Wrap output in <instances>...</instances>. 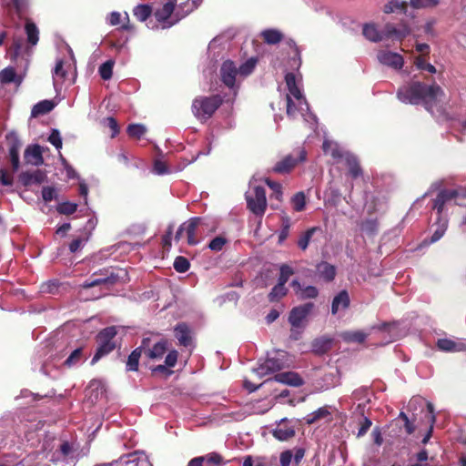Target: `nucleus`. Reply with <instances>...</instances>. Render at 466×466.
Instances as JSON below:
<instances>
[{
  "label": "nucleus",
  "mask_w": 466,
  "mask_h": 466,
  "mask_svg": "<svg viewBox=\"0 0 466 466\" xmlns=\"http://www.w3.org/2000/svg\"><path fill=\"white\" fill-rule=\"evenodd\" d=\"M397 97L406 104H421L431 113L434 108L441 110L446 102L444 91L439 85H426L420 81H411L400 87Z\"/></svg>",
  "instance_id": "1"
},
{
  "label": "nucleus",
  "mask_w": 466,
  "mask_h": 466,
  "mask_svg": "<svg viewBox=\"0 0 466 466\" xmlns=\"http://www.w3.org/2000/svg\"><path fill=\"white\" fill-rule=\"evenodd\" d=\"M285 80L289 89V94L287 95V115L291 118H297L299 116H301L306 122L314 125L317 121L316 116L309 112L306 98L297 85L296 76L293 73H288Z\"/></svg>",
  "instance_id": "2"
},
{
  "label": "nucleus",
  "mask_w": 466,
  "mask_h": 466,
  "mask_svg": "<svg viewBox=\"0 0 466 466\" xmlns=\"http://www.w3.org/2000/svg\"><path fill=\"white\" fill-rule=\"evenodd\" d=\"M177 0H167L155 11L157 20L162 23V28H169L196 9L202 0H187L181 3L175 11Z\"/></svg>",
  "instance_id": "3"
},
{
  "label": "nucleus",
  "mask_w": 466,
  "mask_h": 466,
  "mask_svg": "<svg viewBox=\"0 0 466 466\" xmlns=\"http://www.w3.org/2000/svg\"><path fill=\"white\" fill-rule=\"evenodd\" d=\"M291 363L292 361L286 351L273 350L268 352L267 359L254 369V372L259 377H264L285 368H289L291 366Z\"/></svg>",
  "instance_id": "4"
},
{
  "label": "nucleus",
  "mask_w": 466,
  "mask_h": 466,
  "mask_svg": "<svg viewBox=\"0 0 466 466\" xmlns=\"http://www.w3.org/2000/svg\"><path fill=\"white\" fill-rule=\"evenodd\" d=\"M219 96H199L194 99L192 112L201 121L208 119L221 105Z\"/></svg>",
  "instance_id": "5"
},
{
  "label": "nucleus",
  "mask_w": 466,
  "mask_h": 466,
  "mask_svg": "<svg viewBox=\"0 0 466 466\" xmlns=\"http://www.w3.org/2000/svg\"><path fill=\"white\" fill-rule=\"evenodd\" d=\"M116 333V328L114 326L107 327L98 333L96 337L98 347L91 360V365H95L102 357L115 350L116 342L114 338Z\"/></svg>",
  "instance_id": "6"
},
{
  "label": "nucleus",
  "mask_w": 466,
  "mask_h": 466,
  "mask_svg": "<svg viewBox=\"0 0 466 466\" xmlns=\"http://www.w3.org/2000/svg\"><path fill=\"white\" fill-rule=\"evenodd\" d=\"M246 200L248 208L256 215L262 216L267 208V198L264 187L260 186H252L249 183V188L246 192Z\"/></svg>",
  "instance_id": "7"
},
{
  "label": "nucleus",
  "mask_w": 466,
  "mask_h": 466,
  "mask_svg": "<svg viewBox=\"0 0 466 466\" xmlns=\"http://www.w3.org/2000/svg\"><path fill=\"white\" fill-rule=\"evenodd\" d=\"M201 225H204V219L201 218L188 219L180 225L176 233L175 239L179 240L182 238V234L186 232L187 243L192 246L197 245L199 242L197 238V230Z\"/></svg>",
  "instance_id": "8"
},
{
  "label": "nucleus",
  "mask_w": 466,
  "mask_h": 466,
  "mask_svg": "<svg viewBox=\"0 0 466 466\" xmlns=\"http://www.w3.org/2000/svg\"><path fill=\"white\" fill-rule=\"evenodd\" d=\"M306 159V151L300 149L285 157L281 161L278 162L273 170L277 173H287L290 171L299 162Z\"/></svg>",
  "instance_id": "9"
},
{
  "label": "nucleus",
  "mask_w": 466,
  "mask_h": 466,
  "mask_svg": "<svg viewBox=\"0 0 466 466\" xmlns=\"http://www.w3.org/2000/svg\"><path fill=\"white\" fill-rule=\"evenodd\" d=\"M377 59L380 64L394 70H400L404 65L403 56L400 54L389 50H380L377 53Z\"/></svg>",
  "instance_id": "10"
},
{
  "label": "nucleus",
  "mask_w": 466,
  "mask_h": 466,
  "mask_svg": "<svg viewBox=\"0 0 466 466\" xmlns=\"http://www.w3.org/2000/svg\"><path fill=\"white\" fill-rule=\"evenodd\" d=\"M220 76L222 82L229 88H233L237 81L240 80L238 78V66L230 60H227L222 64Z\"/></svg>",
  "instance_id": "11"
},
{
  "label": "nucleus",
  "mask_w": 466,
  "mask_h": 466,
  "mask_svg": "<svg viewBox=\"0 0 466 466\" xmlns=\"http://www.w3.org/2000/svg\"><path fill=\"white\" fill-rule=\"evenodd\" d=\"M313 308L314 304L312 302L293 308L289 316L290 325L294 328H300L303 320L308 317Z\"/></svg>",
  "instance_id": "12"
},
{
  "label": "nucleus",
  "mask_w": 466,
  "mask_h": 466,
  "mask_svg": "<svg viewBox=\"0 0 466 466\" xmlns=\"http://www.w3.org/2000/svg\"><path fill=\"white\" fill-rule=\"evenodd\" d=\"M460 195H465V189L460 191L459 189H444L441 190L433 202V209L437 210L438 215L440 216L444 209V206L447 202L457 198Z\"/></svg>",
  "instance_id": "13"
},
{
  "label": "nucleus",
  "mask_w": 466,
  "mask_h": 466,
  "mask_svg": "<svg viewBox=\"0 0 466 466\" xmlns=\"http://www.w3.org/2000/svg\"><path fill=\"white\" fill-rule=\"evenodd\" d=\"M409 29L404 26L401 29L396 28L392 24H387L380 31L381 41L385 40H402L409 35Z\"/></svg>",
  "instance_id": "14"
},
{
  "label": "nucleus",
  "mask_w": 466,
  "mask_h": 466,
  "mask_svg": "<svg viewBox=\"0 0 466 466\" xmlns=\"http://www.w3.org/2000/svg\"><path fill=\"white\" fill-rule=\"evenodd\" d=\"M46 173L39 169L25 171L19 175V180L25 187L41 184L46 180Z\"/></svg>",
  "instance_id": "15"
},
{
  "label": "nucleus",
  "mask_w": 466,
  "mask_h": 466,
  "mask_svg": "<svg viewBox=\"0 0 466 466\" xmlns=\"http://www.w3.org/2000/svg\"><path fill=\"white\" fill-rule=\"evenodd\" d=\"M323 151L326 155H329L337 162L344 161L345 156L350 152L343 151V149L336 143L328 139L323 142Z\"/></svg>",
  "instance_id": "16"
},
{
  "label": "nucleus",
  "mask_w": 466,
  "mask_h": 466,
  "mask_svg": "<svg viewBox=\"0 0 466 466\" xmlns=\"http://www.w3.org/2000/svg\"><path fill=\"white\" fill-rule=\"evenodd\" d=\"M273 380L277 382L287 384L293 387L301 386L304 382L302 378L298 373L293 371L279 373L275 375Z\"/></svg>",
  "instance_id": "17"
},
{
  "label": "nucleus",
  "mask_w": 466,
  "mask_h": 466,
  "mask_svg": "<svg viewBox=\"0 0 466 466\" xmlns=\"http://www.w3.org/2000/svg\"><path fill=\"white\" fill-rule=\"evenodd\" d=\"M295 435V429L285 419L281 420L278 427L273 431V436L281 441H288Z\"/></svg>",
  "instance_id": "18"
},
{
  "label": "nucleus",
  "mask_w": 466,
  "mask_h": 466,
  "mask_svg": "<svg viewBox=\"0 0 466 466\" xmlns=\"http://www.w3.org/2000/svg\"><path fill=\"white\" fill-rule=\"evenodd\" d=\"M291 287L294 289L296 295L303 299H314L319 294L317 288L314 286L304 287L296 279L292 280Z\"/></svg>",
  "instance_id": "19"
},
{
  "label": "nucleus",
  "mask_w": 466,
  "mask_h": 466,
  "mask_svg": "<svg viewBox=\"0 0 466 466\" xmlns=\"http://www.w3.org/2000/svg\"><path fill=\"white\" fill-rule=\"evenodd\" d=\"M350 296L346 290H341L337 294L331 304V312L333 315L337 314L341 309H346L350 306Z\"/></svg>",
  "instance_id": "20"
},
{
  "label": "nucleus",
  "mask_w": 466,
  "mask_h": 466,
  "mask_svg": "<svg viewBox=\"0 0 466 466\" xmlns=\"http://www.w3.org/2000/svg\"><path fill=\"white\" fill-rule=\"evenodd\" d=\"M167 350V341L162 340L156 343L151 349H146V343L144 344V354L150 360H160L164 356Z\"/></svg>",
  "instance_id": "21"
},
{
  "label": "nucleus",
  "mask_w": 466,
  "mask_h": 466,
  "mask_svg": "<svg viewBox=\"0 0 466 466\" xmlns=\"http://www.w3.org/2000/svg\"><path fill=\"white\" fill-rule=\"evenodd\" d=\"M25 159L27 163L39 166L43 163L42 151L39 146L28 147L25 151Z\"/></svg>",
  "instance_id": "22"
},
{
  "label": "nucleus",
  "mask_w": 466,
  "mask_h": 466,
  "mask_svg": "<svg viewBox=\"0 0 466 466\" xmlns=\"http://www.w3.org/2000/svg\"><path fill=\"white\" fill-rule=\"evenodd\" d=\"M148 341L147 339H144L142 342V346L137 348L134 350L131 354L128 356L127 361V369L128 370H137L138 367L139 359L142 354H144V344Z\"/></svg>",
  "instance_id": "23"
},
{
  "label": "nucleus",
  "mask_w": 466,
  "mask_h": 466,
  "mask_svg": "<svg viewBox=\"0 0 466 466\" xmlns=\"http://www.w3.org/2000/svg\"><path fill=\"white\" fill-rule=\"evenodd\" d=\"M317 272L326 281H331L336 276V268L328 262H320L317 265Z\"/></svg>",
  "instance_id": "24"
},
{
  "label": "nucleus",
  "mask_w": 466,
  "mask_h": 466,
  "mask_svg": "<svg viewBox=\"0 0 466 466\" xmlns=\"http://www.w3.org/2000/svg\"><path fill=\"white\" fill-rule=\"evenodd\" d=\"M175 336L179 343L185 347L188 346L191 341L190 330L187 324L180 323L175 329Z\"/></svg>",
  "instance_id": "25"
},
{
  "label": "nucleus",
  "mask_w": 466,
  "mask_h": 466,
  "mask_svg": "<svg viewBox=\"0 0 466 466\" xmlns=\"http://www.w3.org/2000/svg\"><path fill=\"white\" fill-rule=\"evenodd\" d=\"M0 82L2 84L15 83L19 86L22 83V77L16 75L14 67H6L0 71Z\"/></svg>",
  "instance_id": "26"
},
{
  "label": "nucleus",
  "mask_w": 466,
  "mask_h": 466,
  "mask_svg": "<svg viewBox=\"0 0 466 466\" xmlns=\"http://www.w3.org/2000/svg\"><path fill=\"white\" fill-rule=\"evenodd\" d=\"M344 162L348 166L350 175L353 178H357L360 176H361V174H362L361 168L359 165V161H358L357 157L354 155H352L351 153L347 154L345 156Z\"/></svg>",
  "instance_id": "27"
},
{
  "label": "nucleus",
  "mask_w": 466,
  "mask_h": 466,
  "mask_svg": "<svg viewBox=\"0 0 466 466\" xmlns=\"http://www.w3.org/2000/svg\"><path fill=\"white\" fill-rule=\"evenodd\" d=\"M55 107V104L51 100H43L35 104L31 111V116L36 117L49 113Z\"/></svg>",
  "instance_id": "28"
},
{
  "label": "nucleus",
  "mask_w": 466,
  "mask_h": 466,
  "mask_svg": "<svg viewBox=\"0 0 466 466\" xmlns=\"http://www.w3.org/2000/svg\"><path fill=\"white\" fill-rule=\"evenodd\" d=\"M66 71L64 68V62L63 60L59 59L56 61V66L54 68L53 72V82L54 86L56 89H57L59 86H62L64 79L66 77Z\"/></svg>",
  "instance_id": "29"
},
{
  "label": "nucleus",
  "mask_w": 466,
  "mask_h": 466,
  "mask_svg": "<svg viewBox=\"0 0 466 466\" xmlns=\"http://www.w3.org/2000/svg\"><path fill=\"white\" fill-rule=\"evenodd\" d=\"M368 336L369 333L363 330H348L341 333V338L347 342L362 343Z\"/></svg>",
  "instance_id": "30"
},
{
  "label": "nucleus",
  "mask_w": 466,
  "mask_h": 466,
  "mask_svg": "<svg viewBox=\"0 0 466 466\" xmlns=\"http://www.w3.org/2000/svg\"><path fill=\"white\" fill-rule=\"evenodd\" d=\"M263 40L269 45L279 43L283 38V34L275 28L266 29L261 32Z\"/></svg>",
  "instance_id": "31"
},
{
  "label": "nucleus",
  "mask_w": 466,
  "mask_h": 466,
  "mask_svg": "<svg viewBox=\"0 0 466 466\" xmlns=\"http://www.w3.org/2000/svg\"><path fill=\"white\" fill-rule=\"evenodd\" d=\"M360 229L362 234L372 237L377 234L379 229V224L375 218H367L363 220L360 225Z\"/></svg>",
  "instance_id": "32"
},
{
  "label": "nucleus",
  "mask_w": 466,
  "mask_h": 466,
  "mask_svg": "<svg viewBox=\"0 0 466 466\" xmlns=\"http://www.w3.org/2000/svg\"><path fill=\"white\" fill-rule=\"evenodd\" d=\"M363 35L371 42H381L380 31L374 24H366L362 29Z\"/></svg>",
  "instance_id": "33"
},
{
  "label": "nucleus",
  "mask_w": 466,
  "mask_h": 466,
  "mask_svg": "<svg viewBox=\"0 0 466 466\" xmlns=\"http://www.w3.org/2000/svg\"><path fill=\"white\" fill-rule=\"evenodd\" d=\"M21 144L19 141H14L9 147V158L13 167V171L16 172L19 168V150Z\"/></svg>",
  "instance_id": "34"
},
{
  "label": "nucleus",
  "mask_w": 466,
  "mask_h": 466,
  "mask_svg": "<svg viewBox=\"0 0 466 466\" xmlns=\"http://www.w3.org/2000/svg\"><path fill=\"white\" fill-rule=\"evenodd\" d=\"M410 5L413 9H434L440 5L441 0H410Z\"/></svg>",
  "instance_id": "35"
},
{
  "label": "nucleus",
  "mask_w": 466,
  "mask_h": 466,
  "mask_svg": "<svg viewBox=\"0 0 466 466\" xmlns=\"http://www.w3.org/2000/svg\"><path fill=\"white\" fill-rule=\"evenodd\" d=\"M257 65V59L251 57L238 67V78H245L249 76L255 69Z\"/></svg>",
  "instance_id": "36"
},
{
  "label": "nucleus",
  "mask_w": 466,
  "mask_h": 466,
  "mask_svg": "<svg viewBox=\"0 0 466 466\" xmlns=\"http://www.w3.org/2000/svg\"><path fill=\"white\" fill-rule=\"evenodd\" d=\"M437 347L440 350L446 352H455L461 350V347L459 344L449 339H438Z\"/></svg>",
  "instance_id": "37"
},
{
  "label": "nucleus",
  "mask_w": 466,
  "mask_h": 466,
  "mask_svg": "<svg viewBox=\"0 0 466 466\" xmlns=\"http://www.w3.org/2000/svg\"><path fill=\"white\" fill-rule=\"evenodd\" d=\"M383 12L385 14H392L396 12L405 13L406 4L404 2H400V0H391L384 5Z\"/></svg>",
  "instance_id": "38"
},
{
  "label": "nucleus",
  "mask_w": 466,
  "mask_h": 466,
  "mask_svg": "<svg viewBox=\"0 0 466 466\" xmlns=\"http://www.w3.org/2000/svg\"><path fill=\"white\" fill-rule=\"evenodd\" d=\"M25 33L27 35L28 43L31 44L32 46H35L39 40V37H38L39 31H38L36 25L30 21L26 22Z\"/></svg>",
  "instance_id": "39"
},
{
  "label": "nucleus",
  "mask_w": 466,
  "mask_h": 466,
  "mask_svg": "<svg viewBox=\"0 0 466 466\" xmlns=\"http://www.w3.org/2000/svg\"><path fill=\"white\" fill-rule=\"evenodd\" d=\"M426 405H427V409H428L426 416H427V419L430 421L431 425H430L429 431L427 432V434L422 439L421 442L423 444H426L429 441V440L431 439L432 429H433V425H434L435 420H436L435 414H434V407H433V405L431 402H427Z\"/></svg>",
  "instance_id": "40"
},
{
  "label": "nucleus",
  "mask_w": 466,
  "mask_h": 466,
  "mask_svg": "<svg viewBox=\"0 0 466 466\" xmlns=\"http://www.w3.org/2000/svg\"><path fill=\"white\" fill-rule=\"evenodd\" d=\"M84 360L83 349L77 348L71 352L68 358L65 360V365L71 368L77 365Z\"/></svg>",
  "instance_id": "41"
},
{
  "label": "nucleus",
  "mask_w": 466,
  "mask_h": 466,
  "mask_svg": "<svg viewBox=\"0 0 466 466\" xmlns=\"http://www.w3.org/2000/svg\"><path fill=\"white\" fill-rule=\"evenodd\" d=\"M287 292L288 289L285 287V284L278 282L268 294V299L271 302L277 301L283 298Z\"/></svg>",
  "instance_id": "42"
},
{
  "label": "nucleus",
  "mask_w": 466,
  "mask_h": 466,
  "mask_svg": "<svg viewBox=\"0 0 466 466\" xmlns=\"http://www.w3.org/2000/svg\"><path fill=\"white\" fill-rule=\"evenodd\" d=\"M414 65L420 70H424L431 74L436 73V67L433 65L428 63L424 56H419L415 57Z\"/></svg>",
  "instance_id": "43"
},
{
  "label": "nucleus",
  "mask_w": 466,
  "mask_h": 466,
  "mask_svg": "<svg viewBox=\"0 0 466 466\" xmlns=\"http://www.w3.org/2000/svg\"><path fill=\"white\" fill-rule=\"evenodd\" d=\"M151 7L147 5H139L134 9V15L141 22L147 21L151 15Z\"/></svg>",
  "instance_id": "44"
},
{
  "label": "nucleus",
  "mask_w": 466,
  "mask_h": 466,
  "mask_svg": "<svg viewBox=\"0 0 466 466\" xmlns=\"http://www.w3.org/2000/svg\"><path fill=\"white\" fill-rule=\"evenodd\" d=\"M326 203L334 207L338 206L340 201V192L338 188L329 187L326 192Z\"/></svg>",
  "instance_id": "45"
},
{
  "label": "nucleus",
  "mask_w": 466,
  "mask_h": 466,
  "mask_svg": "<svg viewBox=\"0 0 466 466\" xmlns=\"http://www.w3.org/2000/svg\"><path fill=\"white\" fill-rule=\"evenodd\" d=\"M291 204L295 211H302L306 206V197L303 192H298L291 198Z\"/></svg>",
  "instance_id": "46"
},
{
  "label": "nucleus",
  "mask_w": 466,
  "mask_h": 466,
  "mask_svg": "<svg viewBox=\"0 0 466 466\" xmlns=\"http://www.w3.org/2000/svg\"><path fill=\"white\" fill-rule=\"evenodd\" d=\"M127 134L136 138H140L147 132V127L141 124H131L127 127Z\"/></svg>",
  "instance_id": "47"
},
{
  "label": "nucleus",
  "mask_w": 466,
  "mask_h": 466,
  "mask_svg": "<svg viewBox=\"0 0 466 466\" xmlns=\"http://www.w3.org/2000/svg\"><path fill=\"white\" fill-rule=\"evenodd\" d=\"M113 66L114 61L112 60H107L99 66V74L104 80H108L111 78L113 73Z\"/></svg>",
  "instance_id": "48"
},
{
  "label": "nucleus",
  "mask_w": 466,
  "mask_h": 466,
  "mask_svg": "<svg viewBox=\"0 0 466 466\" xmlns=\"http://www.w3.org/2000/svg\"><path fill=\"white\" fill-rule=\"evenodd\" d=\"M279 271L280 272H279V277L278 282L286 285V283L288 282L290 276H292L294 274V270L289 265L283 264L280 266Z\"/></svg>",
  "instance_id": "49"
},
{
  "label": "nucleus",
  "mask_w": 466,
  "mask_h": 466,
  "mask_svg": "<svg viewBox=\"0 0 466 466\" xmlns=\"http://www.w3.org/2000/svg\"><path fill=\"white\" fill-rule=\"evenodd\" d=\"M318 228H311L309 229H308L299 239L298 241V246L302 249V250H305L309 244V241L314 234V232L317 230Z\"/></svg>",
  "instance_id": "50"
},
{
  "label": "nucleus",
  "mask_w": 466,
  "mask_h": 466,
  "mask_svg": "<svg viewBox=\"0 0 466 466\" xmlns=\"http://www.w3.org/2000/svg\"><path fill=\"white\" fill-rule=\"evenodd\" d=\"M227 242H228V240L226 238H224L222 236H218L209 242L208 248L212 251L218 252L223 249V248L227 244Z\"/></svg>",
  "instance_id": "51"
},
{
  "label": "nucleus",
  "mask_w": 466,
  "mask_h": 466,
  "mask_svg": "<svg viewBox=\"0 0 466 466\" xmlns=\"http://www.w3.org/2000/svg\"><path fill=\"white\" fill-rule=\"evenodd\" d=\"M329 414V411L325 408H319L311 414H309L306 418V422L308 424H312L318 420L326 417Z\"/></svg>",
  "instance_id": "52"
},
{
  "label": "nucleus",
  "mask_w": 466,
  "mask_h": 466,
  "mask_svg": "<svg viewBox=\"0 0 466 466\" xmlns=\"http://www.w3.org/2000/svg\"><path fill=\"white\" fill-rule=\"evenodd\" d=\"M77 208V205L72 202H64L57 206V211L60 214L64 215H71L76 212Z\"/></svg>",
  "instance_id": "53"
},
{
  "label": "nucleus",
  "mask_w": 466,
  "mask_h": 466,
  "mask_svg": "<svg viewBox=\"0 0 466 466\" xmlns=\"http://www.w3.org/2000/svg\"><path fill=\"white\" fill-rule=\"evenodd\" d=\"M173 266L177 272L184 273L188 270L189 262L184 257H177L176 258Z\"/></svg>",
  "instance_id": "54"
},
{
  "label": "nucleus",
  "mask_w": 466,
  "mask_h": 466,
  "mask_svg": "<svg viewBox=\"0 0 466 466\" xmlns=\"http://www.w3.org/2000/svg\"><path fill=\"white\" fill-rule=\"evenodd\" d=\"M446 229H447V221L443 220L442 222H441L438 225L437 228L433 232V234L431 238L430 243H434V242L438 241L439 239H441L442 238V236L444 235Z\"/></svg>",
  "instance_id": "55"
},
{
  "label": "nucleus",
  "mask_w": 466,
  "mask_h": 466,
  "mask_svg": "<svg viewBox=\"0 0 466 466\" xmlns=\"http://www.w3.org/2000/svg\"><path fill=\"white\" fill-rule=\"evenodd\" d=\"M57 289L58 281L55 279L45 282L40 287V291L42 293L55 294L57 291Z\"/></svg>",
  "instance_id": "56"
},
{
  "label": "nucleus",
  "mask_w": 466,
  "mask_h": 466,
  "mask_svg": "<svg viewBox=\"0 0 466 466\" xmlns=\"http://www.w3.org/2000/svg\"><path fill=\"white\" fill-rule=\"evenodd\" d=\"M330 340L325 339H316L313 342V349L316 352H325L329 348Z\"/></svg>",
  "instance_id": "57"
},
{
  "label": "nucleus",
  "mask_w": 466,
  "mask_h": 466,
  "mask_svg": "<svg viewBox=\"0 0 466 466\" xmlns=\"http://www.w3.org/2000/svg\"><path fill=\"white\" fill-rule=\"evenodd\" d=\"M48 141L56 148L60 149L62 147V138L60 133L56 129H53L51 134L49 135Z\"/></svg>",
  "instance_id": "58"
},
{
  "label": "nucleus",
  "mask_w": 466,
  "mask_h": 466,
  "mask_svg": "<svg viewBox=\"0 0 466 466\" xmlns=\"http://www.w3.org/2000/svg\"><path fill=\"white\" fill-rule=\"evenodd\" d=\"M42 198L46 202H50L56 198V189L52 187H45L42 189Z\"/></svg>",
  "instance_id": "59"
},
{
  "label": "nucleus",
  "mask_w": 466,
  "mask_h": 466,
  "mask_svg": "<svg viewBox=\"0 0 466 466\" xmlns=\"http://www.w3.org/2000/svg\"><path fill=\"white\" fill-rule=\"evenodd\" d=\"M265 182L272 189L273 193L275 194L276 198L278 200H280V198L282 196L281 185L278 182L271 181L268 178H266Z\"/></svg>",
  "instance_id": "60"
},
{
  "label": "nucleus",
  "mask_w": 466,
  "mask_h": 466,
  "mask_svg": "<svg viewBox=\"0 0 466 466\" xmlns=\"http://www.w3.org/2000/svg\"><path fill=\"white\" fill-rule=\"evenodd\" d=\"M178 353L177 350H170L165 358V364L168 368H173L177 364Z\"/></svg>",
  "instance_id": "61"
},
{
  "label": "nucleus",
  "mask_w": 466,
  "mask_h": 466,
  "mask_svg": "<svg viewBox=\"0 0 466 466\" xmlns=\"http://www.w3.org/2000/svg\"><path fill=\"white\" fill-rule=\"evenodd\" d=\"M153 171L157 175H165L169 173L166 164L159 159L155 161Z\"/></svg>",
  "instance_id": "62"
},
{
  "label": "nucleus",
  "mask_w": 466,
  "mask_h": 466,
  "mask_svg": "<svg viewBox=\"0 0 466 466\" xmlns=\"http://www.w3.org/2000/svg\"><path fill=\"white\" fill-rule=\"evenodd\" d=\"M0 182L4 186H12L14 183V177L10 175L6 169L0 170Z\"/></svg>",
  "instance_id": "63"
},
{
  "label": "nucleus",
  "mask_w": 466,
  "mask_h": 466,
  "mask_svg": "<svg viewBox=\"0 0 466 466\" xmlns=\"http://www.w3.org/2000/svg\"><path fill=\"white\" fill-rule=\"evenodd\" d=\"M293 458V451L290 450L281 452L279 461L281 466H289Z\"/></svg>",
  "instance_id": "64"
}]
</instances>
